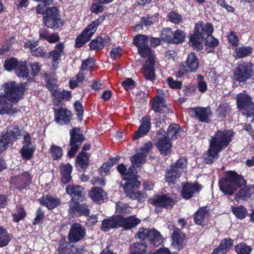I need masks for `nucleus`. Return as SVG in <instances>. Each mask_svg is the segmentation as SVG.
<instances>
[{
	"instance_id": "obj_18",
	"label": "nucleus",
	"mask_w": 254,
	"mask_h": 254,
	"mask_svg": "<svg viewBox=\"0 0 254 254\" xmlns=\"http://www.w3.org/2000/svg\"><path fill=\"white\" fill-rule=\"evenodd\" d=\"M32 180V175L28 172L25 171L20 175L12 177L10 183L15 186L16 189L21 191L31 184Z\"/></svg>"
},
{
	"instance_id": "obj_25",
	"label": "nucleus",
	"mask_w": 254,
	"mask_h": 254,
	"mask_svg": "<svg viewBox=\"0 0 254 254\" xmlns=\"http://www.w3.org/2000/svg\"><path fill=\"white\" fill-rule=\"evenodd\" d=\"M155 71V60L153 57H148L142 67L144 78L153 82L156 79Z\"/></svg>"
},
{
	"instance_id": "obj_54",
	"label": "nucleus",
	"mask_w": 254,
	"mask_h": 254,
	"mask_svg": "<svg viewBox=\"0 0 254 254\" xmlns=\"http://www.w3.org/2000/svg\"><path fill=\"white\" fill-rule=\"evenodd\" d=\"M234 249L237 254H250L252 251V247L244 242L236 245Z\"/></svg>"
},
{
	"instance_id": "obj_32",
	"label": "nucleus",
	"mask_w": 254,
	"mask_h": 254,
	"mask_svg": "<svg viewBox=\"0 0 254 254\" xmlns=\"http://www.w3.org/2000/svg\"><path fill=\"white\" fill-rule=\"evenodd\" d=\"M13 102H11L7 98L0 93V115L13 114L17 112L16 108H13Z\"/></svg>"
},
{
	"instance_id": "obj_45",
	"label": "nucleus",
	"mask_w": 254,
	"mask_h": 254,
	"mask_svg": "<svg viewBox=\"0 0 254 254\" xmlns=\"http://www.w3.org/2000/svg\"><path fill=\"white\" fill-rule=\"evenodd\" d=\"M203 40H204L205 51H206L208 53L213 52L215 48L217 47L219 44V40L217 38L212 36V35L208 38L203 39Z\"/></svg>"
},
{
	"instance_id": "obj_24",
	"label": "nucleus",
	"mask_w": 254,
	"mask_h": 254,
	"mask_svg": "<svg viewBox=\"0 0 254 254\" xmlns=\"http://www.w3.org/2000/svg\"><path fill=\"white\" fill-rule=\"evenodd\" d=\"M1 133L12 144L21 135V130L17 125L13 124L7 126Z\"/></svg>"
},
{
	"instance_id": "obj_59",
	"label": "nucleus",
	"mask_w": 254,
	"mask_h": 254,
	"mask_svg": "<svg viewBox=\"0 0 254 254\" xmlns=\"http://www.w3.org/2000/svg\"><path fill=\"white\" fill-rule=\"evenodd\" d=\"M95 64V60L93 58H88L84 60L80 67V70L92 71Z\"/></svg>"
},
{
	"instance_id": "obj_43",
	"label": "nucleus",
	"mask_w": 254,
	"mask_h": 254,
	"mask_svg": "<svg viewBox=\"0 0 254 254\" xmlns=\"http://www.w3.org/2000/svg\"><path fill=\"white\" fill-rule=\"evenodd\" d=\"M89 164V157L87 153L83 151L79 152L75 160L76 167L85 170L88 168Z\"/></svg>"
},
{
	"instance_id": "obj_44",
	"label": "nucleus",
	"mask_w": 254,
	"mask_h": 254,
	"mask_svg": "<svg viewBox=\"0 0 254 254\" xmlns=\"http://www.w3.org/2000/svg\"><path fill=\"white\" fill-rule=\"evenodd\" d=\"M232 109L229 103H221L216 109V114L218 118L224 119L231 113Z\"/></svg>"
},
{
	"instance_id": "obj_33",
	"label": "nucleus",
	"mask_w": 254,
	"mask_h": 254,
	"mask_svg": "<svg viewBox=\"0 0 254 254\" xmlns=\"http://www.w3.org/2000/svg\"><path fill=\"white\" fill-rule=\"evenodd\" d=\"M111 39L108 36L102 38L101 36H98L95 39L91 41L89 46L90 50L99 51L104 48L105 46H108L111 44Z\"/></svg>"
},
{
	"instance_id": "obj_27",
	"label": "nucleus",
	"mask_w": 254,
	"mask_h": 254,
	"mask_svg": "<svg viewBox=\"0 0 254 254\" xmlns=\"http://www.w3.org/2000/svg\"><path fill=\"white\" fill-rule=\"evenodd\" d=\"M120 228V214L114 215L104 219L101 223L100 229L103 232H108L112 229Z\"/></svg>"
},
{
	"instance_id": "obj_23",
	"label": "nucleus",
	"mask_w": 254,
	"mask_h": 254,
	"mask_svg": "<svg viewBox=\"0 0 254 254\" xmlns=\"http://www.w3.org/2000/svg\"><path fill=\"white\" fill-rule=\"evenodd\" d=\"M191 111L194 114V117L199 122L208 123L212 113L209 107H196L191 108Z\"/></svg>"
},
{
	"instance_id": "obj_53",
	"label": "nucleus",
	"mask_w": 254,
	"mask_h": 254,
	"mask_svg": "<svg viewBox=\"0 0 254 254\" xmlns=\"http://www.w3.org/2000/svg\"><path fill=\"white\" fill-rule=\"evenodd\" d=\"M149 37L148 36L142 34H138L133 37V44L138 48L148 44Z\"/></svg>"
},
{
	"instance_id": "obj_7",
	"label": "nucleus",
	"mask_w": 254,
	"mask_h": 254,
	"mask_svg": "<svg viewBox=\"0 0 254 254\" xmlns=\"http://www.w3.org/2000/svg\"><path fill=\"white\" fill-rule=\"evenodd\" d=\"M43 24L48 28L53 30L58 29L64 24V21L61 18L60 12L56 6L48 7L46 8V15L43 17Z\"/></svg>"
},
{
	"instance_id": "obj_17",
	"label": "nucleus",
	"mask_w": 254,
	"mask_h": 254,
	"mask_svg": "<svg viewBox=\"0 0 254 254\" xmlns=\"http://www.w3.org/2000/svg\"><path fill=\"white\" fill-rule=\"evenodd\" d=\"M65 191L70 197V201H84L85 200V190L79 185L72 184L67 185L65 188Z\"/></svg>"
},
{
	"instance_id": "obj_64",
	"label": "nucleus",
	"mask_w": 254,
	"mask_h": 254,
	"mask_svg": "<svg viewBox=\"0 0 254 254\" xmlns=\"http://www.w3.org/2000/svg\"><path fill=\"white\" fill-rule=\"evenodd\" d=\"M68 242L65 241H61L59 244V246L58 248L59 254L71 253V245H70L69 247H68Z\"/></svg>"
},
{
	"instance_id": "obj_21",
	"label": "nucleus",
	"mask_w": 254,
	"mask_h": 254,
	"mask_svg": "<svg viewBox=\"0 0 254 254\" xmlns=\"http://www.w3.org/2000/svg\"><path fill=\"white\" fill-rule=\"evenodd\" d=\"M54 120L60 126L68 125L72 119L71 112L64 107H60L58 109L55 108Z\"/></svg>"
},
{
	"instance_id": "obj_39",
	"label": "nucleus",
	"mask_w": 254,
	"mask_h": 254,
	"mask_svg": "<svg viewBox=\"0 0 254 254\" xmlns=\"http://www.w3.org/2000/svg\"><path fill=\"white\" fill-rule=\"evenodd\" d=\"M64 45L63 43H59L55 46V49L47 53L46 59L51 58L52 62L55 64L60 60L61 57L64 55Z\"/></svg>"
},
{
	"instance_id": "obj_28",
	"label": "nucleus",
	"mask_w": 254,
	"mask_h": 254,
	"mask_svg": "<svg viewBox=\"0 0 254 254\" xmlns=\"http://www.w3.org/2000/svg\"><path fill=\"white\" fill-rule=\"evenodd\" d=\"M43 76L46 87L51 92L52 96L57 97L59 93L57 79L51 73H45Z\"/></svg>"
},
{
	"instance_id": "obj_22",
	"label": "nucleus",
	"mask_w": 254,
	"mask_h": 254,
	"mask_svg": "<svg viewBox=\"0 0 254 254\" xmlns=\"http://www.w3.org/2000/svg\"><path fill=\"white\" fill-rule=\"evenodd\" d=\"M151 127V117L150 116H145L140 120V125L137 130L135 131L132 139L133 140H137L144 137L149 132Z\"/></svg>"
},
{
	"instance_id": "obj_16",
	"label": "nucleus",
	"mask_w": 254,
	"mask_h": 254,
	"mask_svg": "<svg viewBox=\"0 0 254 254\" xmlns=\"http://www.w3.org/2000/svg\"><path fill=\"white\" fill-rule=\"evenodd\" d=\"M86 236V229L81 224L73 223L71 224L68 231L67 239L70 243H76L82 239Z\"/></svg>"
},
{
	"instance_id": "obj_2",
	"label": "nucleus",
	"mask_w": 254,
	"mask_h": 254,
	"mask_svg": "<svg viewBox=\"0 0 254 254\" xmlns=\"http://www.w3.org/2000/svg\"><path fill=\"white\" fill-rule=\"evenodd\" d=\"M247 183L244 177L234 171H229L225 173L224 177L218 181L220 191L228 196L233 195L240 188Z\"/></svg>"
},
{
	"instance_id": "obj_62",
	"label": "nucleus",
	"mask_w": 254,
	"mask_h": 254,
	"mask_svg": "<svg viewBox=\"0 0 254 254\" xmlns=\"http://www.w3.org/2000/svg\"><path fill=\"white\" fill-rule=\"evenodd\" d=\"M167 82L169 87L172 89H181L182 87L183 82L174 80L172 77H168Z\"/></svg>"
},
{
	"instance_id": "obj_3",
	"label": "nucleus",
	"mask_w": 254,
	"mask_h": 254,
	"mask_svg": "<svg viewBox=\"0 0 254 254\" xmlns=\"http://www.w3.org/2000/svg\"><path fill=\"white\" fill-rule=\"evenodd\" d=\"M214 28L212 23L207 22L204 23L202 21H199L195 24L194 33L190 38V44L194 49L200 50L202 45L200 40L206 39L212 34Z\"/></svg>"
},
{
	"instance_id": "obj_63",
	"label": "nucleus",
	"mask_w": 254,
	"mask_h": 254,
	"mask_svg": "<svg viewBox=\"0 0 254 254\" xmlns=\"http://www.w3.org/2000/svg\"><path fill=\"white\" fill-rule=\"evenodd\" d=\"M74 106L77 119L80 122H81L84 113L83 106L79 101H77L74 103Z\"/></svg>"
},
{
	"instance_id": "obj_49",
	"label": "nucleus",
	"mask_w": 254,
	"mask_h": 254,
	"mask_svg": "<svg viewBox=\"0 0 254 254\" xmlns=\"http://www.w3.org/2000/svg\"><path fill=\"white\" fill-rule=\"evenodd\" d=\"M120 159V157L119 156L109 158L102 164L100 168L101 171L106 174L109 173L111 168L119 162Z\"/></svg>"
},
{
	"instance_id": "obj_13",
	"label": "nucleus",
	"mask_w": 254,
	"mask_h": 254,
	"mask_svg": "<svg viewBox=\"0 0 254 254\" xmlns=\"http://www.w3.org/2000/svg\"><path fill=\"white\" fill-rule=\"evenodd\" d=\"M69 146L70 149L67 152L68 156L71 158L74 157L79 149L80 146L85 140V137L82 133L79 127H75L69 130Z\"/></svg>"
},
{
	"instance_id": "obj_34",
	"label": "nucleus",
	"mask_w": 254,
	"mask_h": 254,
	"mask_svg": "<svg viewBox=\"0 0 254 254\" xmlns=\"http://www.w3.org/2000/svg\"><path fill=\"white\" fill-rule=\"evenodd\" d=\"M151 109L154 112L160 114L168 113L169 111V109L166 105L165 100L163 96L159 95L155 96Z\"/></svg>"
},
{
	"instance_id": "obj_42",
	"label": "nucleus",
	"mask_w": 254,
	"mask_h": 254,
	"mask_svg": "<svg viewBox=\"0 0 254 254\" xmlns=\"http://www.w3.org/2000/svg\"><path fill=\"white\" fill-rule=\"evenodd\" d=\"M237 108L239 110H245L252 100V97L247 94L240 93L236 97Z\"/></svg>"
},
{
	"instance_id": "obj_29",
	"label": "nucleus",
	"mask_w": 254,
	"mask_h": 254,
	"mask_svg": "<svg viewBox=\"0 0 254 254\" xmlns=\"http://www.w3.org/2000/svg\"><path fill=\"white\" fill-rule=\"evenodd\" d=\"M40 204L46 207L48 210H52L61 204V200L60 198L54 197L51 194L43 195L38 199Z\"/></svg>"
},
{
	"instance_id": "obj_56",
	"label": "nucleus",
	"mask_w": 254,
	"mask_h": 254,
	"mask_svg": "<svg viewBox=\"0 0 254 254\" xmlns=\"http://www.w3.org/2000/svg\"><path fill=\"white\" fill-rule=\"evenodd\" d=\"M116 210L120 215L127 214L131 213V207L128 203L119 201L116 203Z\"/></svg>"
},
{
	"instance_id": "obj_58",
	"label": "nucleus",
	"mask_w": 254,
	"mask_h": 254,
	"mask_svg": "<svg viewBox=\"0 0 254 254\" xmlns=\"http://www.w3.org/2000/svg\"><path fill=\"white\" fill-rule=\"evenodd\" d=\"M137 52L139 56L142 58L148 57H153L152 52L153 51L148 45H143L140 48H137Z\"/></svg>"
},
{
	"instance_id": "obj_12",
	"label": "nucleus",
	"mask_w": 254,
	"mask_h": 254,
	"mask_svg": "<svg viewBox=\"0 0 254 254\" xmlns=\"http://www.w3.org/2000/svg\"><path fill=\"white\" fill-rule=\"evenodd\" d=\"M199 65L198 58L194 53L190 52L188 55L184 64H182L179 66V70L176 73V76L178 77H181L190 72L194 73L198 69Z\"/></svg>"
},
{
	"instance_id": "obj_9",
	"label": "nucleus",
	"mask_w": 254,
	"mask_h": 254,
	"mask_svg": "<svg viewBox=\"0 0 254 254\" xmlns=\"http://www.w3.org/2000/svg\"><path fill=\"white\" fill-rule=\"evenodd\" d=\"M136 235L143 242L147 241L154 247H158L163 243V237L161 233L155 228H140Z\"/></svg>"
},
{
	"instance_id": "obj_11",
	"label": "nucleus",
	"mask_w": 254,
	"mask_h": 254,
	"mask_svg": "<svg viewBox=\"0 0 254 254\" xmlns=\"http://www.w3.org/2000/svg\"><path fill=\"white\" fill-rule=\"evenodd\" d=\"M187 163V159L182 157L177 160L175 163L171 164L166 170V181L169 184H175L176 179L181 177Z\"/></svg>"
},
{
	"instance_id": "obj_6",
	"label": "nucleus",
	"mask_w": 254,
	"mask_h": 254,
	"mask_svg": "<svg viewBox=\"0 0 254 254\" xmlns=\"http://www.w3.org/2000/svg\"><path fill=\"white\" fill-rule=\"evenodd\" d=\"M105 18L106 15H102L87 25L76 38L75 48H80L88 42L97 30L99 25L105 20Z\"/></svg>"
},
{
	"instance_id": "obj_14",
	"label": "nucleus",
	"mask_w": 254,
	"mask_h": 254,
	"mask_svg": "<svg viewBox=\"0 0 254 254\" xmlns=\"http://www.w3.org/2000/svg\"><path fill=\"white\" fill-rule=\"evenodd\" d=\"M253 64L251 62H247L241 61L238 64L234 71V76L236 80L239 83H244L250 79L253 75Z\"/></svg>"
},
{
	"instance_id": "obj_15",
	"label": "nucleus",
	"mask_w": 254,
	"mask_h": 254,
	"mask_svg": "<svg viewBox=\"0 0 254 254\" xmlns=\"http://www.w3.org/2000/svg\"><path fill=\"white\" fill-rule=\"evenodd\" d=\"M171 141L166 137L164 129L161 128L157 131L156 146L162 155L166 156L171 153L172 147Z\"/></svg>"
},
{
	"instance_id": "obj_30",
	"label": "nucleus",
	"mask_w": 254,
	"mask_h": 254,
	"mask_svg": "<svg viewBox=\"0 0 254 254\" xmlns=\"http://www.w3.org/2000/svg\"><path fill=\"white\" fill-rule=\"evenodd\" d=\"M107 193L101 187H93L88 192L89 197L96 203H103L107 198Z\"/></svg>"
},
{
	"instance_id": "obj_10",
	"label": "nucleus",
	"mask_w": 254,
	"mask_h": 254,
	"mask_svg": "<svg viewBox=\"0 0 254 254\" xmlns=\"http://www.w3.org/2000/svg\"><path fill=\"white\" fill-rule=\"evenodd\" d=\"M160 36L165 43L178 45L185 42L186 34L184 31L180 29L173 31L171 28L167 27L162 28Z\"/></svg>"
},
{
	"instance_id": "obj_1",
	"label": "nucleus",
	"mask_w": 254,
	"mask_h": 254,
	"mask_svg": "<svg viewBox=\"0 0 254 254\" xmlns=\"http://www.w3.org/2000/svg\"><path fill=\"white\" fill-rule=\"evenodd\" d=\"M234 135L231 129H218L209 140V146L203 154L204 162L212 164L219 157V153L226 148L232 141Z\"/></svg>"
},
{
	"instance_id": "obj_38",
	"label": "nucleus",
	"mask_w": 254,
	"mask_h": 254,
	"mask_svg": "<svg viewBox=\"0 0 254 254\" xmlns=\"http://www.w3.org/2000/svg\"><path fill=\"white\" fill-rule=\"evenodd\" d=\"M129 254H150L145 242L142 240L131 244L129 247Z\"/></svg>"
},
{
	"instance_id": "obj_31",
	"label": "nucleus",
	"mask_w": 254,
	"mask_h": 254,
	"mask_svg": "<svg viewBox=\"0 0 254 254\" xmlns=\"http://www.w3.org/2000/svg\"><path fill=\"white\" fill-rule=\"evenodd\" d=\"M120 228H123L125 230H130L136 227L141 222V220L134 215L125 217L122 215H120Z\"/></svg>"
},
{
	"instance_id": "obj_26",
	"label": "nucleus",
	"mask_w": 254,
	"mask_h": 254,
	"mask_svg": "<svg viewBox=\"0 0 254 254\" xmlns=\"http://www.w3.org/2000/svg\"><path fill=\"white\" fill-rule=\"evenodd\" d=\"M186 236L181 229L175 227L171 235L172 244L174 248L178 250H182L185 246L184 243Z\"/></svg>"
},
{
	"instance_id": "obj_46",
	"label": "nucleus",
	"mask_w": 254,
	"mask_h": 254,
	"mask_svg": "<svg viewBox=\"0 0 254 254\" xmlns=\"http://www.w3.org/2000/svg\"><path fill=\"white\" fill-rule=\"evenodd\" d=\"M231 209L233 214L239 219H244L248 214L246 208L242 205L237 206H231Z\"/></svg>"
},
{
	"instance_id": "obj_19",
	"label": "nucleus",
	"mask_w": 254,
	"mask_h": 254,
	"mask_svg": "<svg viewBox=\"0 0 254 254\" xmlns=\"http://www.w3.org/2000/svg\"><path fill=\"white\" fill-rule=\"evenodd\" d=\"M83 201H70L69 203L68 213L70 215H74L76 217L82 216H89L90 210L86 203H80Z\"/></svg>"
},
{
	"instance_id": "obj_52",
	"label": "nucleus",
	"mask_w": 254,
	"mask_h": 254,
	"mask_svg": "<svg viewBox=\"0 0 254 254\" xmlns=\"http://www.w3.org/2000/svg\"><path fill=\"white\" fill-rule=\"evenodd\" d=\"M35 151V147H28L27 146H23L20 149V154L22 158L24 160H31L34 155Z\"/></svg>"
},
{
	"instance_id": "obj_41",
	"label": "nucleus",
	"mask_w": 254,
	"mask_h": 254,
	"mask_svg": "<svg viewBox=\"0 0 254 254\" xmlns=\"http://www.w3.org/2000/svg\"><path fill=\"white\" fill-rule=\"evenodd\" d=\"M253 48L249 46H243L236 48L234 57L235 59H240L248 57L253 53Z\"/></svg>"
},
{
	"instance_id": "obj_36",
	"label": "nucleus",
	"mask_w": 254,
	"mask_h": 254,
	"mask_svg": "<svg viewBox=\"0 0 254 254\" xmlns=\"http://www.w3.org/2000/svg\"><path fill=\"white\" fill-rule=\"evenodd\" d=\"M72 167L69 164H62L60 165L61 181L64 184H67L72 180Z\"/></svg>"
},
{
	"instance_id": "obj_57",
	"label": "nucleus",
	"mask_w": 254,
	"mask_h": 254,
	"mask_svg": "<svg viewBox=\"0 0 254 254\" xmlns=\"http://www.w3.org/2000/svg\"><path fill=\"white\" fill-rule=\"evenodd\" d=\"M18 64V61L16 58L11 57L4 61L3 67L7 71H10L15 70Z\"/></svg>"
},
{
	"instance_id": "obj_48",
	"label": "nucleus",
	"mask_w": 254,
	"mask_h": 254,
	"mask_svg": "<svg viewBox=\"0 0 254 254\" xmlns=\"http://www.w3.org/2000/svg\"><path fill=\"white\" fill-rule=\"evenodd\" d=\"M10 240V235L6 229L0 226V248L7 246Z\"/></svg>"
},
{
	"instance_id": "obj_50",
	"label": "nucleus",
	"mask_w": 254,
	"mask_h": 254,
	"mask_svg": "<svg viewBox=\"0 0 254 254\" xmlns=\"http://www.w3.org/2000/svg\"><path fill=\"white\" fill-rule=\"evenodd\" d=\"M50 153L53 160L61 159L63 156V149L59 146L52 144L49 149Z\"/></svg>"
},
{
	"instance_id": "obj_8",
	"label": "nucleus",
	"mask_w": 254,
	"mask_h": 254,
	"mask_svg": "<svg viewBox=\"0 0 254 254\" xmlns=\"http://www.w3.org/2000/svg\"><path fill=\"white\" fill-rule=\"evenodd\" d=\"M148 201L156 207L155 212L157 214L161 213L163 208L171 209L175 204V200L168 193L154 195Z\"/></svg>"
},
{
	"instance_id": "obj_35",
	"label": "nucleus",
	"mask_w": 254,
	"mask_h": 254,
	"mask_svg": "<svg viewBox=\"0 0 254 254\" xmlns=\"http://www.w3.org/2000/svg\"><path fill=\"white\" fill-rule=\"evenodd\" d=\"M184 131L180 126L176 123H172L165 131V135L171 140L178 139L184 134Z\"/></svg>"
},
{
	"instance_id": "obj_40",
	"label": "nucleus",
	"mask_w": 254,
	"mask_h": 254,
	"mask_svg": "<svg viewBox=\"0 0 254 254\" xmlns=\"http://www.w3.org/2000/svg\"><path fill=\"white\" fill-rule=\"evenodd\" d=\"M247 183L240 188L238 192L235 194V199L236 201L240 200L247 201L252 195L251 188L247 185Z\"/></svg>"
},
{
	"instance_id": "obj_37",
	"label": "nucleus",
	"mask_w": 254,
	"mask_h": 254,
	"mask_svg": "<svg viewBox=\"0 0 254 254\" xmlns=\"http://www.w3.org/2000/svg\"><path fill=\"white\" fill-rule=\"evenodd\" d=\"M210 215V209L208 206H202L193 214V219L195 224L202 226L206 217Z\"/></svg>"
},
{
	"instance_id": "obj_61",
	"label": "nucleus",
	"mask_w": 254,
	"mask_h": 254,
	"mask_svg": "<svg viewBox=\"0 0 254 254\" xmlns=\"http://www.w3.org/2000/svg\"><path fill=\"white\" fill-rule=\"evenodd\" d=\"M30 54L32 56L35 57H41L47 58V52L46 49L41 46L35 48L32 51H30Z\"/></svg>"
},
{
	"instance_id": "obj_4",
	"label": "nucleus",
	"mask_w": 254,
	"mask_h": 254,
	"mask_svg": "<svg viewBox=\"0 0 254 254\" xmlns=\"http://www.w3.org/2000/svg\"><path fill=\"white\" fill-rule=\"evenodd\" d=\"M26 85L25 83L17 84L15 81L6 82L1 86L0 89H3V93H0L9 101L17 104L23 98Z\"/></svg>"
},
{
	"instance_id": "obj_47",
	"label": "nucleus",
	"mask_w": 254,
	"mask_h": 254,
	"mask_svg": "<svg viewBox=\"0 0 254 254\" xmlns=\"http://www.w3.org/2000/svg\"><path fill=\"white\" fill-rule=\"evenodd\" d=\"M146 155L144 152H138L133 155L130 158L133 167L141 166L146 161Z\"/></svg>"
},
{
	"instance_id": "obj_60",
	"label": "nucleus",
	"mask_w": 254,
	"mask_h": 254,
	"mask_svg": "<svg viewBox=\"0 0 254 254\" xmlns=\"http://www.w3.org/2000/svg\"><path fill=\"white\" fill-rule=\"evenodd\" d=\"M167 17L169 21L175 24H179L183 22L182 15L174 10L168 14Z\"/></svg>"
},
{
	"instance_id": "obj_51",
	"label": "nucleus",
	"mask_w": 254,
	"mask_h": 254,
	"mask_svg": "<svg viewBox=\"0 0 254 254\" xmlns=\"http://www.w3.org/2000/svg\"><path fill=\"white\" fill-rule=\"evenodd\" d=\"M15 72L18 77L27 78L29 77V71L26 62L19 64L15 69Z\"/></svg>"
},
{
	"instance_id": "obj_55",
	"label": "nucleus",
	"mask_w": 254,
	"mask_h": 254,
	"mask_svg": "<svg viewBox=\"0 0 254 254\" xmlns=\"http://www.w3.org/2000/svg\"><path fill=\"white\" fill-rule=\"evenodd\" d=\"M234 245V241L230 238H225L222 240L219 246L223 252V254L227 253L231 250Z\"/></svg>"
},
{
	"instance_id": "obj_20",
	"label": "nucleus",
	"mask_w": 254,
	"mask_h": 254,
	"mask_svg": "<svg viewBox=\"0 0 254 254\" xmlns=\"http://www.w3.org/2000/svg\"><path fill=\"white\" fill-rule=\"evenodd\" d=\"M201 190V186L197 183L186 182L181 191L182 198L186 200L190 199L198 194Z\"/></svg>"
},
{
	"instance_id": "obj_5",
	"label": "nucleus",
	"mask_w": 254,
	"mask_h": 254,
	"mask_svg": "<svg viewBox=\"0 0 254 254\" xmlns=\"http://www.w3.org/2000/svg\"><path fill=\"white\" fill-rule=\"evenodd\" d=\"M123 187L124 193L131 200H137L138 202H143L147 196L144 190L139 191L141 182L136 178H127Z\"/></svg>"
}]
</instances>
